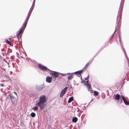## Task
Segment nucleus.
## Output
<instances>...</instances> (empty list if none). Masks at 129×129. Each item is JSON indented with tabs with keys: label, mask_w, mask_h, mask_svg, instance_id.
I'll return each mask as SVG.
<instances>
[{
	"label": "nucleus",
	"mask_w": 129,
	"mask_h": 129,
	"mask_svg": "<svg viewBox=\"0 0 129 129\" xmlns=\"http://www.w3.org/2000/svg\"><path fill=\"white\" fill-rule=\"evenodd\" d=\"M31 12H29L27 15V19L25 20V22L23 23V26L20 29L19 33L17 35V37L18 39L20 38V39L21 38L22 35L27 25L28 19L31 15Z\"/></svg>",
	"instance_id": "nucleus-1"
},
{
	"label": "nucleus",
	"mask_w": 129,
	"mask_h": 129,
	"mask_svg": "<svg viewBox=\"0 0 129 129\" xmlns=\"http://www.w3.org/2000/svg\"><path fill=\"white\" fill-rule=\"evenodd\" d=\"M39 102L36 104L37 106L39 107L40 109H43L45 106V103L46 102V97L44 95L40 96L39 99Z\"/></svg>",
	"instance_id": "nucleus-2"
},
{
	"label": "nucleus",
	"mask_w": 129,
	"mask_h": 129,
	"mask_svg": "<svg viewBox=\"0 0 129 129\" xmlns=\"http://www.w3.org/2000/svg\"><path fill=\"white\" fill-rule=\"evenodd\" d=\"M38 66L40 69L43 71H46L47 70H49L46 67L44 66L41 64H39Z\"/></svg>",
	"instance_id": "nucleus-3"
},
{
	"label": "nucleus",
	"mask_w": 129,
	"mask_h": 129,
	"mask_svg": "<svg viewBox=\"0 0 129 129\" xmlns=\"http://www.w3.org/2000/svg\"><path fill=\"white\" fill-rule=\"evenodd\" d=\"M68 89L67 87H66L65 88L61 91L60 94V97H62L65 94L66 92Z\"/></svg>",
	"instance_id": "nucleus-4"
},
{
	"label": "nucleus",
	"mask_w": 129,
	"mask_h": 129,
	"mask_svg": "<svg viewBox=\"0 0 129 129\" xmlns=\"http://www.w3.org/2000/svg\"><path fill=\"white\" fill-rule=\"evenodd\" d=\"M52 77L54 78H56L58 77L59 74L57 73L54 72L52 73L51 74Z\"/></svg>",
	"instance_id": "nucleus-5"
},
{
	"label": "nucleus",
	"mask_w": 129,
	"mask_h": 129,
	"mask_svg": "<svg viewBox=\"0 0 129 129\" xmlns=\"http://www.w3.org/2000/svg\"><path fill=\"white\" fill-rule=\"evenodd\" d=\"M52 77H49V76H47L46 78V81L47 82L50 83L52 81Z\"/></svg>",
	"instance_id": "nucleus-6"
},
{
	"label": "nucleus",
	"mask_w": 129,
	"mask_h": 129,
	"mask_svg": "<svg viewBox=\"0 0 129 129\" xmlns=\"http://www.w3.org/2000/svg\"><path fill=\"white\" fill-rule=\"evenodd\" d=\"M83 71V70L75 72L74 73V74L77 75H80L82 73Z\"/></svg>",
	"instance_id": "nucleus-7"
},
{
	"label": "nucleus",
	"mask_w": 129,
	"mask_h": 129,
	"mask_svg": "<svg viewBox=\"0 0 129 129\" xmlns=\"http://www.w3.org/2000/svg\"><path fill=\"white\" fill-rule=\"evenodd\" d=\"M86 85L88 88V90L90 91H91L92 90L91 89L92 88H91V86L88 83H87Z\"/></svg>",
	"instance_id": "nucleus-8"
},
{
	"label": "nucleus",
	"mask_w": 129,
	"mask_h": 129,
	"mask_svg": "<svg viewBox=\"0 0 129 129\" xmlns=\"http://www.w3.org/2000/svg\"><path fill=\"white\" fill-rule=\"evenodd\" d=\"M12 102L13 103H17V100L15 98H13L11 99Z\"/></svg>",
	"instance_id": "nucleus-9"
},
{
	"label": "nucleus",
	"mask_w": 129,
	"mask_h": 129,
	"mask_svg": "<svg viewBox=\"0 0 129 129\" xmlns=\"http://www.w3.org/2000/svg\"><path fill=\"white\" fill-rule=\"evenodd\" d=\"M92 60H91V61H89V62H88L86 64V65H85V66L83 68V69H85V68H87V67H88V66L90 64V63H91V62H92Z\"/></svg>",
	"instance_id": "nucleus-10"
},
{
	"label": "nucleus",
	"mask_w": 129,
	"mask_h": 129,
	"mask_svg": "<svg viewBox=\"0 0 129 129\" xmlns=\"http://www.w3.org/2000/svg\"><path fill=\"white\" fill-rule=\"evenodd\" d=\"M120 98V96L118 94H116L115 96V99L119 101Z\"/></svg>",
	"instance_id": "nucleus-11"
},
{
	"label": "nucleus",
	"mask_w": 129,
	"mask_h": 129,
	"mask_svg": "<svg viewBox=\"0 0 129 129\" xmlns=\"http://www.w3.org/2000/svg\"><path fill=\"white\" fill-rule=\"evenodd\" d=\"M72 121L73 122L76 123L78 121V118L77 117H75L73 118Z\"/></svg>",
	"instance_id": "nucleus-12"
},
{
	"label": "nucleus",
	"mask_w": 129,
	"mask_h": 129,
	"mask_svg": "<svg viewBox=\"0 0 129 129\" xmlns=\"http://www.w3.org/2000/svg\"><path fill=\"white\" fill-rule=\"evenodd\" d=\"M73 97H70L69 99L68 102V103H70L73 101Z\"/></svg>",
	"instance_id": "nucleus-13"
},
{
	"label": "nucleus",
	"mask_w": 129,
	"mask_h": 129,
	"mask_svg": "<svg viewBox=\"0 0 129 129\" xmlns=\"http://www.w3.org/2000/svg\"><path fill=\"white\" fill-rule=\"evenodd\" d=\"M121 18V15H119L118 17L117 20H118L119 21H120Z\"/></svg>",
	"instance_id": "nucleus-14"
},
{
	"label": "nucleus",
	"mask_w": 129,
	"mask_h": 129,
	"mask_svg": "<svg viewBox=\"0 0 129 129\" xmlns=\"http://www.w3.org/2000/svg\"><path fill=\"white\" fill-rule=\"evenodd\" d=\"M94 95L95 96H97L99 94L98 92L96 91H94Z\"/></svg>",
	"instance_id": "nucleus-15"
},
{
	"label": "nucleus",
	"mask_w": 129,
	"mask_h": 129,
	"mask_svg": "<svg viewBox=\"0 0 129 129\" xmlns=\"http://www.w3.org/2000/svg\"><path fill=\"white\" fill-rule=\"evenodd\" d=\"M74 78V77L73 75H70L68 77V79L69 80H71L73 78Z\"/></svg>",
	"instance_id": "nucleus-16"
},
{
	"label": "nucleus",
	"mask_w": 129,
	"mask_h": 129,
	"mask_svg": "<svg viewBox=\"0 0 129 129\" xmlns=\"http://www.w3.org/2000/svg\"><path fill=\"white\" fill-rule=\"evenodd\" d=\"M30 115L32 117H34L36 116L34 112L31 113L30 114Z\"/></svg>",
	"instance_id": "nucleus-17"
},
{
	"label": "nucleus",
	"mask_w": 129,
	"mask_h": 129,
	"mask_svg": "<svg viewBox=\"0 0 129 129\" xmlns=\"http://www.w3.org/2000/svg\"><path fill=\"white\" fill-rule=\"evenodd\" d=\"M5 42L6 43H7V44H8L10 45H11V44L10 43V42L9 41H8V40H6Z\"/></svg>",
	"instance_id": "nucleus-18"
},
{
	"label": "nucleus",
	"mask_w": 129,
	"mask_h": 129,
	"mask_svg": "<svg viewBox=\"0 0 129 129\" xmlns=\"http://www.w3.org/2000/svg\"><path fill=\"white\" fill-rule=\"evenodd\" d=\"M37 107H35L34 108H32L33 109L34 111H36L38 109V108Z\"/></svg>",
	"instance_id": "nucleus-19"
},
{
	"label": "nucleus",
	"mask_w": 129,
	"mask_h": 129,
	"mask_svg": "<svg viewBox=\"0 0 129 129\" xmlns=\"http://www.w3.org/2000/svg\"><path fill=\"white\" fill-rule=\"evenodd\" d=\"M9 96L10 97V99H11L12 98H14V97L13 96V95L11 93H10L9 94Z\"/></svg>",
	"instance_id": "nucleus-20"
},
{
	"label": "nucleus",
	"mask_w": 129,
	"mask_h": 129,
	"mask_svg": "<svg viewBox=\"0 0 129 129\" xmlns=\"http://www.w3.org/2000/svg\"><path fill=\"white\" fill-rule=\"evenodd\" d=\"M124 103L126 105H128L129 104V102L127 101H125L124 102Z\"/></svg>",
	"instance_id": "nucleus-21"
},
{
	"label": "nucleus",
	"mask_w": 129,
	"mask_h": 129,
	"mask_svg": "<svg viewBox=\"0 0 129 129\" xmlns=\"http://www.w3.org/2000/svg\"><path fill=\"white\" fill-rule=\"evenodd\" d=\"M121 98H122V100H123L124 102L126 101L125 99L124 96H122Z\"/></svg>",
	"instance_id": "nucleus-22"
},
{
	"label": "nucleus",
	"mask_w": 129,
	"mask_h": 129,
	"mask_svg": "<svg viewBox=\"0 0 129 129\" xmlns=\"http://www.w3.org/2000/svg\"><path fill=\"white\" fill-rule=\"evenodd\" d=\"M89 76L87 77L86 78H85V80H87L89 79Z\"/></svg>",
	"instance_id": "nucleus-23"
},
{
	"label": "nucleus",
	"mask_w": 129,
	"mask_h": 129,
	"mask_svg": "<svg viewBox=\"0 0 129 129\" xmlns=\"http://www.w3.org/2000/svg\"><path fill=\"white\" fill-rule=\"evenodd\" d=\"M0 85L2 86V87H4V85L3 84H0Z\"/></svg>",
	"instance_id": "nucleus-24"
},
{
	"label": "nucleus",
	"mask_w": 129,
	"mask_h": 129,
	"mask_svg": "<svg viewBox=\"0 0 129 129\" xmlns=\"http://www.w3.org/2000/svg\"><path fill=\"white\" fill-rule=\"evenodd\" d=\"M7 80H8L9 79V76H7Z\"/></svg>",
	"instance_id": "nucleus-25"
},
{
	"label": "nucleus",
	"mask_w": 129,
	"mask_h": 129,
	"mask_svg": "<svg viewBox=\"0 0 129 129\" xmlns=\"http://www.w3.org/2000/svg\"><path fill=\"white\" fill-rule=\"evenodd\" d=\"M84 82H85L86 83V84H87V83H88V81H87L86 82L85 81H84Z\"/></svg>",
	"instance_id": "nucleus-26"
},
{
	"label": "nucleus",
	"mask_w": 129,
	"mask_h": 129,
	"mask_svg": "<svg viewBox=\"0 0 129 129\" xmlns=\"http://www.w3.org/2000/svg\"><path fill=\"white\" fill-rule=\"evenodd\" d=\"M14 93H15L16 95V92H14Z\"/></svg>",
	"instance_id": "nucleus-27"
}]
</instances>
